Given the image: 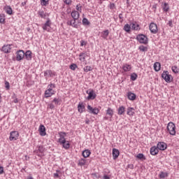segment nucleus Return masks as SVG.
<instances>
[{
	"mask_svg": "<svg viewBox=\"0 0 179 179\" xmlns=\"http://www.w3.org/2000/svg\"><path fill=\"white\" fill-rule=\"evenodd\" d=\"M136 40L140 43V44H148L149 43V38H148V36L144 34H138L136 36Z\"/></svg>",
	"mask_w": 179,
	"mask_h": 179,
	"instance_id": "nucleus-1",
	"label": "nucleus"
},
{
	"mask_svg": "<svg viewBox=\"0 0 179 179\" xmlns=\"http://www.w3.org/2000/svg\"><path fill=\"white\" fill-rule=\"evenodd\" d=\"M167 131H169L170 135H176V124L173 122H170L166 127Z\"/></svg>",
	"mask_w": 179,
	"mask_h": 179,
	"instance_id": "nucleus-2",
	"label": "nucleus"
},
{
	"mask_svg": "<svg viewBox=\"0 0 179 179\" xmlns=\"http://www.w3.org/2000/svg\"><path fill=\"white\" fill-rule=\"evenodd\" d=\"M162 78L166 82V83H171V78L173 76L169 73L168 71H164L162 73Z\"/></svg>",
	"mask_w": 179,
	"mask_h": 179,
	"instance_id": "nucleus-3",
	"label": "nucleus"
},
{
	"mask_svg": "<svg viewBox=\"0 0 179 179\" xmlns=\"http://www.w3.org/2000/svg\"><path fill=\"white\" fill-rule=\"evenodd\" d=\"M87 108L88 110V113H90V114H94V115H97V114L100 113V110H99V108H93L90 105H87Z\"/></svg>",
	"mask_w": 179,
	"mask_h": 179,
	"instance_id": "nucleus-4",
	"label": "nucleus"
},
{
	"mask_svg": "<svg viewBox=\"0 0 179 179\" xmlns=\"http://www.w3.org/2000/svg\"><path fill=\"white\" fill-rule=\"evenodd\" d=\"M86 93L87 94H88V96L87 98L88 100H94V99L97 97V95L93 90H87Z\"/></svg>",
	"mask_w": 179,
	"mask_h": 179,
	"instance_id": "nucleus-5",
	"label": "nucleus"
},
{
	"mask_svg": "<svg viewBox=\"0 0 179 179\" xmlns=\"http://www.w3.org/2000/svg\"><path fill=\"white\" fill-rule=\"evenodd\" d=\"M24 58V50H17L16 52V61H22Z\"/></svg>",
	"mask_w": 179,
	"mask_h": 179,
	"instance_id": "nucleus-6",
	"label": "nucleus"
},
{
	"mask_svg": "<svg viewBox=\"0 0 179 179\" xmlns=\"http://www.w3.org/2000/svg\"><path fill=\"white\" fill-rule=\"evenodd\" d=\"M149 29H150V31H151V33H152V34H156L157 33V31H159L157 29V24H156V23H155V22H151L150 24Z\"/></svg>",
	"mask_w": 179,
	"mask_h": 179,
	"instance_id": "nucleus-7",
	"label": "nucleus"
},
{
	"mask_svg": "<svg viewBox=\"0 0 179 179\" xmlns=\"http://www.w3.org/2000/svg\"><path fill=\"white\" fill-rule=\"evenodd\" d=\"M42 28L46 31H50L51 29V20H50V18H48L47 21L43 25Z\"/></svg>",
	"mask_w": 179,
	"mask_h": 179,
	"instance_id": "nucleus-8",
	"label": "nucleus"
},
{
	"mask_svg": "<svg viewBox=\"0 0 179 179\" xmlns=\"http://www.w3.org/2000/svg\"><path fill=\"white\" fill-rule=\"evenodd\" d=\"M18 138H19L18 131H14L10 133V137H9L10 141H17Z\"/></svg>",
	"mask_w": 179,
	"mask_h": 179,
	"instance_id": "nucleus-9",
	"label": "nucleus"
},
{
	"mask_svg": "<svg viewBox=\"0 0 179 179\" xmlns=\"http://www.w3.org/2000/svg\"><path fill=\"white\" fill-rule=\"evenodd\" d=\"M54 94H55V91H54L52 88L48 87V90L45 91V99H48V97H51V96Z\"/></svg>",
	"mask_w": 179,
	"mask_h": 179,
	"instance_id": "nucleus-10",
	"label": "nucleus"
},
{
	"mask_svg": "<svg viewBox=\"0 0 179 179\" xmlns=\"http://www.w3.org/2000/svg\"><path fill=\"white\" fill-rule=\"evenodd\" d=\"M59 138L58 139L59 143H64L66 139H65V136H66V133L64 131L59 132Z\"/></svg>",
	"mask_w": 179,
	"mask_h": 179,
	"instance_id": "nucleus-11",
	"label": "nucleus"
},
{
	"mask_svg": "<svg viewBox=\"0 0 179 179\" xmlns=\"http://www.w3.org/2000/svg\"><path fill=\"white\" fill-rule=\"evenodd\" d=\"M157 148L159 150H166L167 149V144L164 142H158Z\"/></svg>",
	"mask_w": 179,
	"mask_h": 179,
	"instance_id": "nucleus-12",
	"label": "nucleus"
},
{
	"mask_svg": "<svg viewBox=\"0 0 179 179\" xmlns=\"http://www.w3.org/2000/svg\"><path fill=\"white\" fill-rule=\"evenodd\" d=\"M150 153L152 155V156H156V155H159V148L155 145L151 147Z\"/></svg>",
	"mask_w": 179,
	"mask_h": 179,
	"instance_id": "nucleus-13",
	"label": "nucleus"
},
{
	"mask_svg": "<svg viewBox=\"0 0 179 179\" xmlns=\"http://www.w3.org/2000/svg\"><path fill=\"white\" fill-rule=\"evenodd\" d=\"M12 45H4L2 48L1 50L3 51V52H4L5 54H9V52H10V50H12L11 47Z\"/></svg>",
	"mask_w": 179,
	"mask_h": 179,
	"instance_id": "nucleus-14",
	"label": "nucleus"
},
{
	"mask_svg": "<svg viewBox=\"0 0 179 179\" xmlns=\"http://www.w3.org/2000/svg\"><path fill=\"white\" fill-rule=\"evenodd\" d=\"M38 131L41 136H45V135H47V133L45 132V127L43 124L39 126Z\"/></svg>",
	"mask_w": 179,
	"mask_h": 179,
	"instance_id": "nucleus-15",
	"label": "nucleus"
},
{
	"mask_svg": "<svg viewBox=\"0 0 179 179\" xmlns=\"http://www.w3.org/2000/svg\"><path fill=\"white\" fill-rule=\"evenodd\" d=\"M76 20H71L67 21V25L68 26H72V27H74V29H78V24H76Z\"/></svg>",
	"mask_w": 179,
	"mask_h": 179,
	"instance_id": "nucleus-16",
	"label": "nucleus"
},
{
	"mask_svg": "<svg viewBox=\"0 0 179 179\" xmlns=\"http://www.w3.org/2000/svg\"><path fill=\"white\" fill-rule=\"evenodd\" d=\"M3 10H5L6 13H7V15H13V10H12V7H10V6H5Z\"/></svg>",
	"mask_w": 179,
	"mask_h": 179,
	"instance_id": "nucleus-17",
	"label": "nucleus"
},
{
	"mask_svg": "<svg viewBox=\"0 0 179 179\" xmlns=\"http://www.w3.org/2000/svg\"><path fill=\"white\" fill-rule=\"evenodd\" d=\"M71 16L73 19L79 20V17L80 16V14L77 10H73L71 13Z\"/></svg>",
	"mask_w": 179,
	"mask_h": 179,
	"instance_id": "nucleus-18",
	"label": "nucleus"
},
{
	"mask_svg": "<svg viewBox=\"0 0 179 179\" xmlns=\"http://www.w3.org/2000/svg\"><path fill=\"white\" fill-rule=\"evenodd\" d=\"M130 26L132 29V30L138 31L141 29V27L139 26V24L136 22H133L130 24Z\"/></svg>",
	"mask_w": 179,
	"mask_h": 179,
	"instance_id": "nucleus-19",
	"label": "nucleus"
},
{
	"mask_svg": "<svg viewBox=\"0 0 179 179\" xmlns=\"http://www.w3.org/2000/svg\"><path fill=\"white\" fill-rule=\"evenodd\" d=\"M85 110H86V108H85V105H83V102L79 103L78 105V113L82 114V113H83V111H85Z\"/></svg>",
	"mask_w": 179,
	"mask_h": 179,
	"instance_id": "nucleus-20",
	"label": "nucleus"
},
{
	"mask_svg": "<svg viewBox=\"0 0 179 179\" xmlns=\"http://www.w3.org/2000/svg\"><path fill=\"white\" fill-rule=\"evenodd\" d=\"M127 99H129V100H131V101H134V100L136 99V94L132 93L131 92H129L127 93Z\"/></svg>",
	"mask_w": 179,
	"mask_h": 179,
	"instance_id": "nucleus-21",
	"label": "nucleus"
},
{
	"mask_svg": "<svg viewBox=\"0 0 179 179\" xmlns=\"http://www.w3.org/2000/svg\"><path fill=\"white\" fill-rule=\"evenodd\" d=\"M55 74L51 71V70H46L44 71V77L45 79H48L49 76L51 78L52 76H54Z\"/></svg>",
	"mask_w": 179,
	"mask_h": 179,
	"instance_id": "nucleus-22",
	"label": "nucleus"
},
{
	"mask_svg": "<svg viewBox=\"0 0 179 179\" xmlns=\"http://www.w3.org/2000/svg\"><path fill=\"white\" fill-rule=\"evenodd\" d=\"M112 155L113 159L115 160V159H117L118 156H120V150H118L117 148H113Z\"/></svg>",
	"mask_w": 179,
	"mask_h": 179,
	"instance_id": "nucleus-23",
	"label": "nucleus"
},
{
	"mask_svg": "<svg viewBox=\"0 0 179 179\" xmlns=\"http://www.w3.org/2000/svg\"><path fill=\"white\" fill-rule=\"evenodd\" d=\"M127 115H130L131 117L134 116V115L135 114V108L131 107L127 108Z\"/></svg>",
	"mask_w": 179,
	"mask_h": 179,
	"instance_id": "nucleus-24",
	"label": "nucleus"
},
{
	"mask_svg": "<svg viewBox=\"0 0 179 179\" xmlns=\"http://www.w3.org/2000/svg\"><path fill=\"white\" fill-rule=\"evenodd\" d=\"M118 115H124L125 114V107L124 106H120L117 109Z\"/></svg>",
	"mask_w": 179,
	"mask_h": 179,
	"instance_id": "nucleus-25",
	"label": "nucleus"
},
{
	"mask_svg": "<svg viewBox=\"0 0 179 179\" xmlns=\"http://www.w3.org/2000/svg\"><path fill=\"white\" fill-rule=\"evenodd\" d=\"M60 145H62V148H64V149H66V150H68V149L71 148V143H69V141L66 140L65 141L64 143H60Z\"/></svg>",
	"mask_w": 179,
	"mask_h": 179,
	"instance_id": "nucleus-26",
	"label": "nucleus"
},
{
	"mask_svg": "<svg viewBox=\"0 0 179 179\" xmlns=\"http://www.w3.org/2000/svg\"><path fill=\"white\" fill-rule=\"evenodd\" d=\"M82 155H83V157H85V159H86L87 157H89V156H90V155H92V152L90 150H85L83 151Z\"/></svg>",
	"mask_w": 179,
	"mask_h": 179,
	"instance_id": "nucleus-27",
	"label": "nucleus"
},
{
	"mask_svg": "<svg viewBox=\"0 0 179 179\" xmlns=\"http://www.w3.org/2000/svg\"><path fill=\"white\" fill-rule=\"evenodd\" d=\"M24 57L26 58V59L27 61H31V52L30 50H27L25 53H24Z\"/></svg>",
	"mask_w": 179,
	"mask_h": 179,
	"instance_id": "nucleus-28",
	"label": "nucleus"
},
{
	"mask_svg": "<svg viewBox=\"0 0 179 179\" xmlns=\"http://www.w3.org/2000/svg\"><path fill=\"white\" fill-rule=\"evenodd\" d=\"M122 69L124 72H129L132 69V67H131V65L125 64L122 66Z\"/></svg>",
	"mask_w": 179,
	"mask_h": 179,
	"instance_id": "nucleus-29",
	"label": "nucleus"
},
{
	"mask_svg": "<svg viewBox=\"0 0 179 179\" xmlns=\"http://www.w3.org/2000/svg\"><path fill=\"white\" fill-rule=\"evenodd\" d=\"M108 34H110V31H108V29L104 30L101 34L102 38H104V40H107Z\"/></svg>",
	"mask_w": 179,
	"mask_h": 179,
	"instance_id": "nucleus-30",
	"label": "nucleus"
},
{
	"mask_svg": "<svg viewBox=\"0 0 179 179\" xmlns=\"http://www.w3.org/2000/svg\"><path fill=\"white\" fill-rule=\"evenodd\" d=\"M160 68H162L160 62H155L154 64V69L155 72H159V71H160Z\"/></svg>",
	"mask_w": 179,
	"mask_h": 179,
	"instance_id": "nucleus-31",
	"label": "nucleus"
},
{
	"mask_svg": "<svg viewBox=\"0 0 179 179\" xmlns=\"http://www.w3.org/2000/svg\"><path fill=\"white\" fill-rule=\"evenodd\" d=\"M87 55L86 54V52H81V53H80V55H79V57H80L79 59L80 61H82L83 62H85V61H86V56Z\"/></svg>",
	"mask_w": 179,
	"mask_h": 179,
	"instance_id": "nucleus-32",
	"label": "nucleus"
},
{
	"mask_svg": "<svg viewBox=\"0 0 179 179\" xmlns=\"http://www.w3.org/2000/svg\"><path fill=\"white\" fill-rule=\"evenodd\" d=\"M45 150V148H44V146L39 145L38 146V150H35V153H44V151Z\"/></svg>",
	"mask_w": 179,
	"mask_h": 179,
	"instance_id": "nucleus-33",
	"label": "nucleus"
},
{
	"mask_svg": "<svg viewBox=\"0 0 179 179\" xmlns=\"http://www.w3.org/2000/svg\"><path fill=\"white\" fill-rule=\"evenodd\" d=\"M106 115H109L110 118H113V115H114V110L111 108H108L106 110Z\"/></svg>",
	"mask_w": 179,
	"mask_h": 179,
	"instance_id": "nucleus-34",
	"label": "nucleus"
},
{
	"mask_svg": "<svg viewBox=\"0 0 179 179\" xmlns=\"http://www.w3.org/2000/svg\"><path fill=\"white\" fill-rule=\"evenodd\" d=\"M86 159L81 158L80 159L78 160V166H80L82 167L85 166V164H86Z\"/></svg>",
	"mask_w": 179,
	"mask_h": 179,
	"instance_id": "nucleus-35",
	"label": "nucleus"
},
{
	"mask_svg": "<svg viewBox=\"0 0 179 179\" xmlns=\"http://www.w3.org/2000/svg\"><path fill=\"white\" fill-rule=\"evenodd\" d=\"M136 157L138 159V160H146V157H145V155L143 153H139L138 154Z\"/></svg>",
	"mask_w": 179,
	"mask_h": 179,
	"instance_id": "nucleus-36",
	"label": "nucleus"
},
{
	"mask_svg": "<svg viewBox=\"0 0 179 179\" xmlns=\"http://www.w3.org/2000/svg\"><path fill=\"white\" fill-rule=\"evenodd\" d=\"M6 18L5 17V14H0V23L1 24H5Z\"/></svg>",
	"mask_w": 179,
	"mask_h": 179,
	"instance_id": "nucleus-37",
	"label": "nucleus"
},
{
	"mask_svg": "<svg viewBox=\"0 0 179 179\" xmlns=\"http://www.w3.org/2000/svg\"><path fill=\"white\" fill-rule=\"evenodd\" d=\"M139 51H141V52H147L148 51V47L144 46L143 45H141L138 47Z\"/></svg>",
	"mask_w": 179,
	"mask_h": 179,
	"instance_id": "nucleus-38",
	"label": "nucleus"
},
{
	"mask_svg": "<svg viewBox=\"0 0 179 179\" xmlns=\"http://www.w3.org/2000/svg\"><path fill=\"white\" fill-rule=\"evenodd\" d=\"M131 25L126 24L124 26L123 30H124V31H127V33H129V31H131Z\"/></svg>",
	"mask_w": 179,
	"mask_h": 179,
	"instance_id": "nucleus-39",
	"label": "nucleus"
},
{
	"mask_svg": "<svg viewBox=\"0 0 179 179\" xmlns=\"http://www.w3.org/2000/svg\"><path fill=\"white\" fill-rule=\"evenodd\" d=\"M169 174L167 173H164L163 171H161L159 174V178H166V177H168Z\"/></svg>",
	"mask_w": 179,
	"mask_h": 179,
	"instance_id": "nucleus-40",
	"label": "nucleus"
},
{
	"mask_svg": "<svg viewBox=\"0 0 179 179\" xmlns=\"http://www.w3.org/2000/svg\"><path fill=\"white\" fill-rule=\"evenodd\" d=\"M83 24L84 26H89V24H90V22H89V20H87V18L84 17L83 19Z\"/></svg>",
	"mask_w": 179,
	"mask_h": 179,
	"instance_id": "nucleus-41",
	"label": "nucleus"
},
{
	"mask_svg": "<svg viewBox=\"0 0 179 179\" xmlns=\"http://www.w3.org/2000/svg\"><path fill=\"white\" fill-rule=\"evenodd\" d=\"M130 79L131 80H133V81L136 80V79H138V74H136V73H132L130 76Z\"/></svg>",
	"mask_w": 179,
	"mask_h": 179,
	"instance_id": "nucleus-42",
	"label": "nucleus"
},
{
	"mask_svg": "<svg viewBox=\"0 0 179 179\" xmlns=\"http://www.w3.org/2000/svg\"><path fill=\"white\" fill-rule=\"evenodd\" d=\"M162 9H163L164 12H169V3H164V6L162 7Z\"/></svg>",
	"mask_w": 179,
	"mask_h": 179,
	"instance_id": "nucleus-43",
	"label": "nucleus"
},
{
	"mask_svg": "<svg viewBox=\"0 0 179 179\" xmlns=\"http://www.w3.org/2000/svg\"><path fill=\"white\" fill-rule=\"evenodd\" d=\"M50 2V0H41V5L42 6H47Z\"/></svg>",
	"mask_w": 179,
	"mask_h": 179,
	"instance_id": "nucleus-44",
	"label": "nucleus"
},
{
	"mask_svg": "<svg viewBox=\"0 0 179 179\" xmlns=\"http://www.w3.org/2000/svg\"><path fill=\"white\" fill-rule=\"evenodd\" d=\"M59 174H62L61 171L56 170V173L53 174V177L55 178H59Z\"/></svg>",
	"mask_w": 179,
	"mask_h": 179,
	"instance_id": "nucleus-45",
	"label": "nucleus"
},
{
	"mask_svg": "<svg viewBox=\"0 0 179 179\" xmlns=\"http://www.w3.org/2000/svg\"><path fill=\"white\" fill-rule=\"evenodd\" d=\"M171 70L173 72V73H178L179 72V69L178 67H177V66H173L171 67Z\"/></svg>",
	"mask_w": 179,
	"mask_h": 179,
	"instance_id": "nucleus-46",
	"label": "nucleus"
},
{
	"mask_svg": "<svg viewBox=\"0 0 179 179\" xmlns=\"http://www.w3.org/2000/svg\"><path fill=\"white\" fill-rule=\"evenodd\" d=\"M83 69H84V72H86V73L90 72V71L93 70V69L90 66H86L85 67H84Z\"/></svg>",
	"mask_w": 179,
	"mask_h": 179,
	"instance_id": "nucleus-47",
	"label": "nucleus"
},
{
	"mask_svg": "<svg viewBox=\"0 0 179 179\" xmlns=\"http://www.w3.org/2000/svg\"><path fill=\"white\" fill-rule=\"evenodd\" d=\"M59 101H61L59 98H54V99L52 101V103H55L56 106H58V104H59Z\"/></svg>",
	"mask_w": 179,
	"mask_h": 179,
	"instance_id": "nucleus-48",
	"label": "nucleus"
},
{
	"mask_svg": "<svg viewBox=\"0 0 179 179\" xmlns=\"http://www.w3.org/2000/svg\"><path fill=\"white\" fill-rule=\"evenodd\" d=\"M38 15H39L40 17H42V18H44V17H45V16H47L45 15V13H44V10L38 11Z\"/></svg>",
	"mask_w": 179,
	"mask_h": 179,
	"instance_id": "nucleus-49",
	"label": "nucleus"
},
{
	"mask_svg": "<svg viewBox=\"0 0 179 179\" xmlns=\"http://www.w3.org/2000/svg\"><path fill=\"white\" fill-rule=\"evenodd\" d=\"M76 68H78V65H76V64H71L70 65V69H71V71H76Z\"/></svg>",
	"mask_w": 179,
	"mask_h": 179,
	"instance_id": "nucleus-50",
	"label": "nucleus"
},
{
	"mask_svg": "<svg viewBox=\"0 0 179 179\" xmlns=\"http://www.w3.org/2000/svg\"><path fill=\"white\" fill-rule=\"evenodd\" d=\"M5 87L6 90H9V89H10V85L9 84V82L5 81Z\"/></svg>",
	"mask_w": 179,
	"mask_h": 179,
	"instance_id": "nucleus-51",
	"label": "nucleus"
},
{
	"mask_svg": "<svg viewBox=\"0 0 179 179\" xmlns=\"http://www.w3.org/2000/svg\"><path fill=\"white\" fill-rule=\"evenodd\" d=\"M64 3L66 5H72V0H64Z\"/></svg>",
	"mask_w": 179,
	"mask_h": 179,
	"instance_id": "nucleus-52",
	"label": "nucleus"
},
{
	"mask_svg": "<svg viewBox=\"0 0 179 179\" xmlns=\"http://www.w3.org/2000/svg\"><path fill=\"white\" fill-rule=\"evenodd\" d=\"M152 9L153 12H155V13H156V10L157 9V4H154L152 7Z\"/></svg>",
	"mask_w": 179,
	"mask_h": 179,
	"instance_id": "nucleus-53",
	"label": "nucleus"
},
{
	"mask_svg": "<svg viewBox=\"0 0 179 179\" xmlns=\"http://www.w3.org/2000/svg\"><path fill=\"white\" fill-rule=\"evenodd\" d=\"M87 44V42H86L85 41L82 40L80 41V47H83V45H86Z\"/></svg>",
	"mask_w": 179,
	"mask_h": 179,
	"instance_id": "nucleus-54",
	"label": "nucleus"
},
{
	"mask_svg": "<svg viewBox=\"0 0 179 179\" xmlns=\"http://www.w3.org/2000/svg\"><path fill=\"white\" fill-rule=\"evenodd\" d=\"M48 87L52 90L55 89V84L50 83V85H48Z\"/></svg>",
	"mask_w": 179,
	"mask_h": 179,
	"instance_id": "nucleus-55",
	"label": "nucleus"
},
{
	"mask_svg": "<svg viewBox=\"0 0 179 179\" xmlns=\"http://www.w3.org/2000/svg\"><path fill=\"white\" fill-rule=\"evenodd\" d=\"M110 9L113 10V9H115V4L113 3H111L109 6Z\"/></svg>",
	"mask_w": 179,
	"mask_h": 179,
	"instance_id": "nucleus-56",
	"label": "nucleus"
},
{
	"mask_svg": "<svg viewBox=\"0 0 179 179\" xmlns=\"http://www.w3.org/2000/svg\"><path fill=\"white\" fill-rule=\"evenodd\" d=\"M76 9L78 11H81L82 10V6H80V4H78L76 6Z\"/></svg>",
	"mask_w": 179,
	"mask_h": 179,
	"instance_id": "nucleus-57",
	"label": "nucleus"
},
{
	"mask_svg": "<svg viewBox=\"0 0 179 179\" xmlns=\"http://www.w3.org/2000/svg\"><path fill=\"white\" fill-rule=\"evenodd\" d=\"M48 106L50 110H54V108H55V106L52 103H50Z\"/></svg>",
	"mask_w": 179,
	"mask_h": 179,
	"instance_id": "nucleus-58",
	"label": "nucleus"
},
{
	"mask_svg": "<svg viewBox=\"0 0 179 179\" xmlns=\"http://www.w3.org/2000/svg\"><path fill=\"white\" fill-rule=\"evenodd\" d=\"M168 25L169 27H173V21L172 20L169 21Z\"/></svg>",
	"mask_w": 179,
	"mask_h": 179,
	"instance_id": "nucleus-59",
	"label": "nucleus"
},
{
	"mask_svg": "<svg viewBox=\"0 0 179 179\" xmlns=\"http://www.w3.org/2000/svg\"><path fill=\"white\" fill-rule=\"evenodd\" d=\"M0 174H3V166H0Z\"/></svg>",
	"mask_w": 179,
	"mask_h": 179,
	"instance_id": "nucleus-60",
	"label": "nucleus"
},
{
	"mask_svg": "<svg viewBox=\"0 0 179 179\" xmlns=\"http://www.w3.org/2000/svg\"><path fill=\"white\" fill-rule=\"evenodd\" d=\"M85 124H87V125H89V124H90V120H89V119H86L85 120Z\"/></svg>",
	"mask_w": 179,
	"mask_h": 179,
	"instance_id": "nucleus-61",
	"label": "nucleus"
},
{
	"mask_svg": "<svg viewBox=\"0 0 179 179\" xmlns=\"http://www.w3.org/2000/svg\"><path fill=\"white\" fill-rule=\"evenodd\" d=\"M103 179H110V176H108V175H104Z\"/></svg>",
	"mask_w": 179,
	"mask_h": 179,
	"instance_id": "nucleus-62",
	"label": "nucleus"
},
{
	"mask_svg": "<svg viewBox=\"0 0 179 179\" xmlns=\"http://www.w3.org/2000/svg\"><path fill=\"white\" fill-rule=\"evenodd\" d=\"M119 19H120V20H124L122 17V13L119 14Z\"/></svg>",
	"mask_w": 179,
	"mask_h": 179,
	"instance_id": "nucleus-63",
	"label": "nucleus"
},
{
	"mask_svg": "<svg viewBox=\"0 0 179 179\" xmlns=\"http://www.w3.org/2000/svg\"><path fill=\"white\" fill-rule=\"evenodd\" d=\"M13 103H19V100L17 99V98H15L14 100H13Z\"/></svg>",
	"mask_w": 179,
	"mask_h": 179,
	"instance_id": "nucleus-64",
	"label": "nucleus"
}]
</instances>
